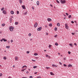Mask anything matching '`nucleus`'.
<instances>
[{
	"label": "nucleus",
	"mask_w": 78,
	"mask_h": 78,
	"mask_svg": "<svg viewBox=\"0 0 78 78\" xmlns=\"http://www.w3.org/2000/svg\"><path fill=\"white\" fill-rule=\"evenodd\" d=\"M27 12H26L24 14V15H27Z\"/></svg>",
	"instance_id": "39"
},
{
	"label": "nucleus",
	"mask_w": 78,
	"mask_h": 78,
	"mask_svg": "<svg viewBox=\"0 0 78 78\" xmlns=\"http://www.w3.org/2000/svg\"><path fill=\"white\" fill-rule=\"evenodd\" d=\"M52 67H57L58 66L56 65L52 64Z\"/></svg>",
	"instance_id": "8"
},
{
	"label": "nucleus",
	"mask_w": 78,
	"mask_h": 78,
	"mask_svg": "<svg viewBox=\"0 0 78 78\" xmlns=\"http://www.w3.org/2000/svg\"><path fill=\"white\" fill-rule=\"evenodd\" d=\"M37 78H41V76H39Z\"/></svg>",
	"instance_id": "56"
},
{
	"label": "nucleus",
	"mask_w": 78,
	"mask_h": 78,
	"mask_svg": "<svg viewBox=\"0 0 78 78\" xmlns=\"http://www.w3.org/2000/svg\"><path fill=\"white\" fill-rule=\"evenodd\" d=\"M11 42L12 43V42H13V40H11Z\"/></svg>",
	"instance_id": "51"
},
{
	"label": "nucleus",
	"mask_w": 78,
	"mask_h": 78,
	"mask_svg": "<svg viewBox=\"0 0 78 78\" xmlns=\"http://www.w3.org/2000/svg\"><path fill=\"white\" fill-rule=\"evenodd\" d=\"M34 69H36V68H37V66H33Z\"/></svg>",
	"instance_id": "26"
},
{
	"label": "nucleus",
	"mask_w": 78,
	"mask_h": 78,
	"mask_svg": "<svg viewBox=\"0 0 78 78\" xmlns=\"http://www.w3.org/2000/svg\"><path fill=\"white\" fill-rule=\"evenodd\" d=\"M31 36V34H29V36Z\"/></svg>",
	"instance_id": "44"
},
{
	"label": "nucleus",
	"mask_w": 78,
	"mask_h": 78,
	"mask_svg": "<svg viewBox=\"0 0 78 78\" xmlns=\"http://www.w3.org/2000/svg\"><path fill=\"white\" fill-rule=\"evenodd\" d=\"M48 33L46 34V35H48Z\"/></svg>",
	"instance_id": "61"
},
{
	"label": "nucleus",
	"mask_w": 78,
	"mask_h": 78,
	"mask_svg": "<svg viewBox=\"0 0 78 78\" xmlns=\"http://www.w3.org/2000/svg\"><path fill=\"white\" fill-rule=\"evenodd\" d=\"M63 59H64V60H66V58H63Z\"/></svg>",
	"instance_id": "50"
},
{
	"label": "nucleus",
	"mask_w": 78,
	"mask_h": 78,
	"mask_svg": "<svg viewBox=\"0 0 78 78\" xmlns=\"http://www.w3.org/2000/svg\"><path fill=\"white\" fill-rule=\"evenodd\" d=\"M49 27H51L52 26V24L50 23L49 24Z\"/></svg>",
	"instance_id": "23"
},
{
	"label": "nucleus",
	"mask_w": 78,
	"mask_h": 78,
	"mask_svg": "<svg viewBox=\"0 0 78 78\" xmlns=\"http://www.w3.org/2000/svg\"><path fill=\"white\" fill-rule=\"evenodd\" d=\"M27 54H29V53H30V51H27Z\"/></svg>",
	"instance_id": "36"
},
{
	"label": "nucleus",
	"mask_w": 78,
	"mask_h": 78,
	"mask_svg": "<svg viewBox=\"0 0 78 78\" xmlns=\"http://www.w3.org/2000/svg\"><path fill=\"white\" fill-rule=\"evenodd\" d=\"M3 41V38L2 39H1L0 40L1 42H2Z\"/></svg>",
	"instance_id": "49"
},
{
	"label": "nucleus",
	"mask_w": 78,
	"mask_h": 78,
	"mask_svg": "<svg viewBox=\"0 0 78 78\" xmlns=\"http://www.w3.org/2000/svg\"><path fill=\"white\" fill-rule=\"evenodd\" d=\"M19 24V23L18 22H16L15 23V24L16 25H18Z\"/></svg>",
	"instance_id": "17"
},
{
	"label": "nucleus",
	"mask_w": 78,
	"mask_h": 78,
	"mask_svg": "<svg viewBox=\"0 0 78 78\" xmlns=\"http://www.w3.org/2000/svg\"><path fill=\"white\" fill-rule=\"evenodd\" d=\"M24 67H26V68H27V66H26V65L22 67V69H24Z\"/></svg>",
	"instance_id": "11"
},
{
	"label": "nucleus",
	"mask_w": 78,
	"mask_h": 78,
	"mask_svg": "<svg viewBox=\"0 0 78 78\" xmlns=\"http://www.w3.org/2000/svg\"><path fill=\"white\" fill-rule=\"evenodd\" d=\"M57 25L58 27H59L60 26V23H57Z\"/></svg>",
	"instance_id": "15"
},
{
	"label": "nucleus",
	"mask_w": 78,
	"mask_h": 78,
	"mask_svg": "<svg viewBox=\"0 0 78 78\" xmlns=\"http://www.w3.org/2000/svg\"><path fill=\"white\" fill-rule=\"evenodd\" d=\"M9 47H10V46H6V48H9Z\"/></svg>",
	"instance_id": "28"
},
{
	"label": "nucleus",
	"mask_w": 78,
	"mask_h": 78,
	"mask_svg": "<svg viewBox=\"0 0 78 78\" xmlns=\"http://www.w3.org/2000/svg\"><path fill=\"white\" fill-rule=\"evenodd\" d=\"M5 23H3L2 24V27H4V26H5Z\"/></svg>",
	"instance_id": "29"
},
{
	"label": "nucleus",
	"mask_w": 78,
	"mask_h": 78,
	"mask_svg": "<svg viewBox=\"0 0 78 78\" xmlns=\"http://www.w3.org/2000/svg\"><path fill=\"white\" fill-rule=\"evenodd\" d=\"M11 14H14V11H11Z\"/></svg>",
	"instance_id": "14"
},
{
	"label": "nucleus",
	"mask_w": 78,
	"mask_h": 78,
	"mask_svg": "<svg viewBox=\"0 0 78 78\" xmlns=\"http://www.w3.org/2000/svg\"><path fill=\"white\" fill-rule=\"evenodd\" d=\"M50 68L49 67H46V69H50Z\"/></svg>",
	"instance_id": "34"
},
{
	"label": "nucleus",
	"mask_w": 78,
	"mask_h": 78,
	"mask_svg": "<svg viewBox=\"0 0 78 78\" xmlns=\"http://www.w3.org/2000/svg\"><path fill=\"white\" fill-rule=\"evenodd\" d=\"M33 40V39H32L31 38L30 39V41H32Z\"/></svg>",
	"instance_id": "62"
},
{
	"label": "nucleus",
	"mask_w": 78,
	"mask_h": 78,
	"mask_svg": "<svg viewBox=\"0 0 78 78\" xmlns=\"http://www.w3.org/2000/svg\"><path fill=\"white\" fill-rule=\"evenodd\" d=\"M3 40L4 42H6L7 41V40H6L5 38H3Z\"/></svg>",
	"instance_id": "16"
},
{
	"label": "nucleus",
	"mask_w": 78,
	"mask_h": 78,
	"mask_svg": "<svg viewBox=\"0 0 78 78\" xmlns=\"http://www.w3.org/2000/svg\"><path fill=\"white\" fill-rule=\"evenodd\" d=\"M17 14H19V12L18 11H17Z\"/></svg>",
	"instance_id": "43"
},
{
	"label": "nucleus",
	"mask_w": 78,
	"mask_h": 78,
	"mask_svg": "<svg viewBox=\"0 0 78 78\" xmlns=\"http://www.w3.org/2000/svg\"><path fill=\"white\" fill-rule=\"evenodd\" d=\"M74 45H76V46H77V44H76V43H75L74 44Z\"/></svg>",
	"instance_id": "48"
},
{
	"label": "nucleus",
	"mask_w": 78,
	"mask_h": 78,
	"mask_svg": "<svg viewBox=\"0 0 78 78\" xmlns=\"http://www.w3.org/2000/svg\"><path fill=\"white\" fill-rule=\"evenodd\" d=\"M45 28H47V25H45Z\"/></svg>",
	"instance_id": "57"
},
{
	"label": "nucleus",
	"mask_w": 78,
	"mask_h": 78,
	"mask_svg": "<svg viewBox=\"0 0 78 78\" xmlns=\"http://www.w3.org/2000/svg\"><path fill=\"white\" fill-rule=\"evenodd\" d=\"M13 68H14V67H15V65H13Z\"/></svg>",
	"instance_id": "63"
},
{
	"label": "nucleus",
	"mask_w": 78,
	"mask_h": 78,
	"mask_svg": "<svg viewBox=\"0 0 78 78\" xmlns=\"http://www.w3.org/2000/svg\"><path fill=\"white\" fill-rule=\"evenodd\" d=\"M22 7L24 9H26L25 6L24 5H23V6H22Z\"/></svg>",
	"instance_id": "10"
},
{
	"label": "nucleus",
	"mask_w": 78,
	"mask_h": 78,
	"mask_svg": "<svg viewBox=\"0 0 78 78\" xmlns=\"http://www.w3.org/2000/svg\"><path fill=\"white\" fill-rule=\"evenodd\" d=\"M57 30H58V29L57 28V27H55V31H57Z\"/></svg>",
	"instance_id": "24"
},
{
	"label": "nucleus",
	"mask_w": 78,
	"mask_h": 78,
	"mask_svg": "<svg viewBox=\"0 0 78 78\" xmlns=\"http://www.w3.org/2000/svg\"><path fill=\"white\" fill-rule=\"evenodd\" d=\"M66 14L67 16H69V14H68L67 13H66Z\"/></svg>",
	"instance_id": "55"
},
{
	"label": "nucleus",
	"mask_w": 78,
	"mask_h": 78,
	"mask_svg": "<svg viewBox=\"0 0 78 78\" xmlns=\"http://www.w3.org/2000/svg\"><path fill=\"white\" fill-rule=\"evenodd\" d=\"M69 45H70V46H71V47H72V46H73V44H72V43H71L69 44Z\"/></svg>",
	"instance_id": "25"
},
{
	"label": "nucleus",
	"mask_w": 78,
	"mask_h": 78,
	"mask_svg": "<svg viewBox=\"0 0 78 78\" xmlns=\"http://www.w3.org/2000/svg\"><path fill=\"white\" fill-rule=\"evenodd\" d=\"M65 27L66 29L68 30L69 29V26H68V24L67 23H66L65 24Z\"/></svg>",
	"instance_id": "2"
},
{
	"label": "nucleus",
	"mask_w": 78,
	"mask_h": 78,
	"mask_svg": "<svg viewBox=\"0 0 78 78\" xmlns=\"http://www.w3.org/2000/svg\"><path fill=\"white\" fill-rule=\"evenodd\" d=\"M22 78H27L25 77H23Z\"/></svg>",
	"instance_id": "64"
},
{
	"label": "nucleus",
	"mask_w": 78,
	"mask_h": 78,
	"mask_svg": "<svg viewBox=\"0 0 78 78\" xmlns=\"http://www.w3.org/2000/svg\"><path fill=\"white\" fill-rule=\"evenodd\" d=\"M42 29V27H40L37 28V31H41Z\"/></svg>",
	"instance_id": "5"
},
{
	"label": "nucleus",
	"mask_w": 78,
	"mask_h": 78,
	"mask_svg": "<svg viewBox=\"0 0 78 78\" xmlns=\"http://www.w3.org/2000/svg\"><path fill=\"white\" fill-rule=\"evenodd\" d=\"M24 71H25V69H22L21 70V72H24Z\"/></svg>",
	"instance_id": "46"
},
{
	"label": "nucleus",
	"mask_w": 78,
	"mask_h": 78,
	"mask_svg": "<svg viewBox=\"0 0 78 78\" xmlns=\"http://www.w3.org/2000/svg\"><path fill=\"white\" fill-rule=\"evenodd\" d=\"M47 20L48 21V22H51V20H51V19L50 18H48L47 19Z\"/></svg>",
	"instance_id": "6"
},
{
	"label": "nucleus",
	"mask_w": 78,
	"mask_h": 78,
	"mask_svg": "<svg viewBox=\"0 0 78 78\" xmlns=\"http://www.w3.org/2000/svg\"><path fill=\"white\" fill-rule=\"evenodd\" d=\"M55 45H56V46H58V43H56L55 44Z\"/></svg>",
	"instance_id": "21"
},
{
	"label": "nucleus",
	"mask_w": 78,
	"mask_h": 78,
	"mask_svg": "<svg viewBox=\"0 0 78 78\" xmlns=\"http://www.w3.org/2000/svg\"><path fill=\"white\" fill-rule=\"evenodd\" d=\"M52 46L51 45H49V48H51V47Z\"/></svg>",
	"instance_id": "31"
},
{
	"label": "nucleus",
	"mask_w": 78,
	"mask_h": 78,
	"mask_svg": "<svg viewBox=\"0 0 78 78\" xmlns=\"http://www.w3.org/2000/svg\"><path fill=\"white\" fill-rule=\"evenodd\" d=\"M9 30H10L11 31H13V29H14V27H9Z\"/></svg>",
	"instance_id": "1"
},
{
	"label": "nucleus",
	"mask_w": 78,
	"mask_h": 78,
	"mask_svg": "<svg viewBox=\"0 0 78 78\" xmlns=\"http://www.w3.org/2000/svg\"><path fill=\"white\" fill-rule=\"evenodd\" d=\"M19 1H20V3H22V0H19Z\"/></svg>",
	"instance_id": "18"
},
{
	"label": "nucleus",
	"mask_w": 78,
	"mask_h": 78,
	"mask_svg": "<svg viewBox=\"0 0 78 78\" xmlns=\"http://www.w3.org/2000/svg\"><path fill=\"white\" fill-rule=\"evenodd\" d=\"M2 75H3V74L2 73H0V77L2 76Z\"/></svg>",
	"instance_id": "33"
},
{
	"label": "nucleus",
	"mask_w": 78,
	"mask_h": 78,
	"mask_svg": "<svg viewBox=\"0 0 78 78\" xmlns=\"http://www.w3.org/2000/svg\"><path fill=\"white\" fill-rule=\"evenodd\" d=\"M4 7H3L1 9V11H4L3 10H4Z\"/></svg>",
	"instance_id": "30"
},
{
	"label": "nucleus",
	"mask_w": 78,
	"mask_h": 78,
	"mask_svg": "<svg viewBox=\"0 0 78 78\" xmlns=\"http://www.w3.org/2000/svg\"><path fill=\"white\" fill-rule=\"evenodd\" d=\"M2 13L4 14H6V11L4 10L2 11Z\"/></svg>",
	"instance_id": "7"
},
{
	"label": "nucleus",
	"mask_w": 78,
	"mask_h": 78,
	"mask_svg": "<svg viewBox=\"0 0 78 78\" xmlns=\"http://www.w3.org/2000/svg\"><path fill=\"white\" fill-rule=\"evenodd\" d=\"M58 37V35H55L54 36V37Z\"/></svg>",
	"instance_id": "41"
},
{
	"label": "nucleus",
	"mask_w": 78,
	"mask_h": 78,
	"mask_svg": "<svg viewBox=\"0 0 78 78\" xmlns=\"http://www.w3.org/2000/svg\"><path fill=\"white\" fill-rule=\"evenodd\" d=\"M68 54H69V55L71 53V52H70V51H68Z\"/></svg>",
	"instance_id": "45"
},
{
	"label": "nucleus",
	"mask_w": 78,
	"mask_h": 78,
	"mask_svg": "<svg viewBox=\"0 0 78 78\" xmlns=\"http://www.w3.org/2000/svg\"><path fill=\"white\" fill-rule=\"evenodd\" d=\"M72 17V16L71 15H69L68 17V18L70 19V18H71Z\"/></svg>",
	"instance_id": "22"
},
{
	"label": "nucleus",
	"mask_w": 78,
	"mask_h": 78,
	"mask_svg": "<svg viewBox=\"0 0 78 78\" xmlns=\"http://www.w3.org/2000/svg\"><path fill=\"white\" fill-rule=\"evenodd\" d=\"M32 61H33V62H36V60H34L33 59L32 60Z\"/></svg>",
	"instance_id": "40"
},
{
	"label": "nucleus",
	"mask_w": 78,
	"mask_h": 78,
	"mask_svg": "<svg viewBox=\"0 0 78 78\" xmlns=\"http://www.w3.org/2000/svg\"><path fill=\"white\" fill-rule=\"evenodd\" d=\"M61 3L62 4H64L66 3V1L61 0Z\"/></svg>",
	"instance_id": "3"
},
{
	"label": "nucleus",
	"mask_w": 78,
	"mask_h": 78,
	"mask_svg": "<svg viewBox=\"0 0 78 78\" xmlns=\"http://www.w3.org/2000/svg\"><path fill=\"white\" fill-rule=\"evenodd\" d=\"M73 35H74V34H75V33H71Z\"/></svg>",
	"instance_id": "53"
},
{
	"label": "nucleus",
	"mask_w": 78,
	"mask_h": 78,
	"mask_svg": "<svg viewBox=\"0 0 78 78\" xmlns=\"http://www.w3.org/2000/svg\"><path fill=\"white\" fill-rule=\"evenodd\" d=\"M3 59H5V60L6 59H7L6 57H3Z\"/></svg>",
	"instance_id": "27"
},
{
	"label": "nucleus",
	"mask_w": 78,
	"mask_h": 78,
	"mask_svg": "<svg viewBox=\"0 0 78 78\" xmlns=\"http://www.w3.org/2000/svg\"><path fill=\"white\" fill-rule=\"evenodd\" d=\"M72 65L69 64L68 65V67H72Z\"/></svg>",
	"instance_id": "12"
},
{
	"label": "nucleus",
	"mask_w": 78,
	"mask_h": 78,
	"mask_svg": "<svg viewBox=\"0 0 78 78\" xmlns=\"http://www.w3.org/2000/svg\"><path fill=\"white\" fill-rule=\"evenodd\" d=\"M37 5L38 6V5H39V1H37Z\"/></svg>",
	"instance_id": "13"
},
{
	"label": "nucleus",
	"mask_w": 78,
	"mask_h": 78,
	"mask_svg": "<svg viewBox=\"0 0 78 78\" xmlns=\"http://www.w3.org/2000/svg\"><path fill=\"white\" fill-rule=\"evenodd\" d=\"M59 64L60 65H62V63L61 62H59Z\"/></svg>",
	"instance_id": "52"
},
{
	"label": "nucleus",
	"mask_w": 78,
	"mask_h": 78,
	"mask_svg": "<svg viewBox=\"0 0 78 78\" xmlns=\"http://www.w3.org/2000/svg\"><path fill=\"white\" fill-rule=\"evenodd\" d=\"M32 8L33 10H34V7H32Z\"/></svg>",
	"instance_id": "38"
},
{
	"label": "nucleus",
	"mask_w": 78,
	"mask_h": 78,
	"mask_svg": "<svg viewBox=\"0 0 78 78\" xmlns=\"http://www.w3.org/2000/svg\"><path fill=\"white\" fill-rule=\"evenodd\" d=\"M34 56H37V55H38V54L37 53H35L34 54Z\"/></svg>",
	"instance_id": "20"
},
{
	"label": "nucleus",
	"mask_w": 78,
	"mask_h": 78,
	"mask_svg": "<svg viewBox=\"0 0 78 78\" xmlns=\"http://www.w3.org/2000/svg\"><path fill=\"white\" fill-rule=\"evenodd\" d=\"M12 18H9V20H10V21H12Z\"/></svg>",
	"instance_id": "37"
},
{
	"label": "nucleus",
	"mask_w": 78,
	"mask_h": 78,
	"mask_svg": "<svg viewBox=\"0 0 78 78\" xmlns=\"http://www.w3.org/2000/svg\"><path fill=\"white\" fill-rule=\"evenodd\" d=\"M30 78H33V76H30Z\"/></svg>",
	"instance_id": "54"
},
{
	"label": "nucleus",
	"mask_w": 78,
	"mask_h": 78,
	"mask_svg": "<svg viewBox=\"0 0 78 78\" xmlns=\"http://www.w3.org/2000/svg\"><path fill=\"white\" fill-rule=\"evenodd\" d=\"M28 73H29V72H28V71H27V72H26V73H27V74H28Z\"/></svg>",
	"instance_id": "60"
},
{
	"label": "nucleus",
	"mask_w": 78,
	"mask_h": 78,
	"mask_svg": "<svg viewBox=\"0 0 78 78\" xmlns=\"http://www.w3.org/2000/svg\"><path fill=\"white\" fill-rule=\"evenodd\" d=\"M71 23H74V22L72 21H71Z\"/></svg>",
	"instance_id": "47"
},
{
	"label": "nucleus",
	"mask_w": 78,
	"mask_h": 78,
	"mask_svg": "<svg viewBox=\"0 0 78 78\" xmlns=\"http://www.w3.org/2000/svg\"><path fill=\"white\" fill-rule=\"evenodd\" d=\"M63 66H65V67H67V65H66L65 64L63 65Z\"/></svg>",
	"instance_id": "42"
},
{
	"label": "nucleus",
	"mask_w": 78,
	"mask_h": 78,
	"mask_svg": "<svg viewBox=\"0 0 78 78\" xmlns=\"http://www.w3.org/2000/svg\"><path fill=\"white\" fill-rule=\"evenodd\" d=\"M46 57H47V58H48V56H49V55H48L46 54L45 55Z\"/></svg>",
	"instance_id": "32"
},
{
	"label": "nucleus",
	"mask_w": 78,
	"mask_h": 78,
	"mask_svg": "<svg viewBox=\"0 0 78 78\" xmlns=\"http://www.w3.org/2000/svg\"><path fill=\"white\" fill-rule=\"evenodd\" d=\"M15 60L17 61L18 60V57H16L15 58Z\"/></svg>",
	"instance_id": "19"
},
{
	"label": "nucleus",
	"mask_w": 78,
	"mask_h": 78,
	"mask_svg": "<svg viewBox=\"0 0 78 78\" xmlns=\"http://www.w3.org/2000/svg\"><path fill=\"white\" fill-rule=\"evenodd\" d=\"M50 74L51 75H55V74L51 72H50Z\"/></svg>",
	"instance_id": "9"
},
{
	"label": "nucleus",
	"mask_w": 78,
	"mask_h": 78,
	"mask_svg": "<svg viewBox=\"0 0 78 78\" xmlns=\"http://www.w3.org/2000/svg\"><path fill=\"white\" fill-rule=\"evenodd\" d=\"M48 58H49V59H50V56H48Z\"/></svg>",
	"instance_id": "59"
},
{
	"label": "nucleus",
	"mask_w": 78,
	"mask_h": 78,
	"mask_svg": "<svg viewBox=\"0 0 78 78\" xmlns=\"http://www.w3.org/2000/svg\"><path fill=\"white\" fill-rule=\"evenodd\" d=\"M37 72H35V73H34V74H37Z\"/></svg>",
	"instance_id": "58"
},
{
	"label": "nucleus",
	"mask_w": 78,
	"mask_h": 78,
	"mask_svg": "<svg viewBox=\"0 0 78 78\" xmlns=\"http://www.w3.org/2000/svg\"><path fill=\"white\" fill-rule=\"evenodd\" d=\"M56 1L57 2V3H59V1H58V0H56Z\"/></svg>",
	"instance_id": "35"
},
{
	"label": "nucleus",
	"mask_w": 78,
	"mask_h": 78,
	"mask_svg": "<svg viewBox=\"0 0 78 78\" xmlns=\"http://www.w3.org/2000/svg\"><path fill=\"white\" fill-rule=\"evenodd\" d=\"M38 24L37 22H36L35 23V24L34 25V27L35 28H36L37 27Z\"/></svg>",
	"instance_id": "4"
}]
</instances>
